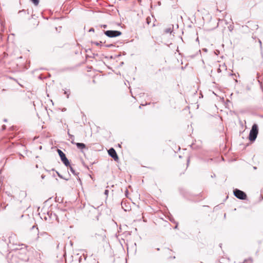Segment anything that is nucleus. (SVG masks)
<instances>
[{"label":"nucleus","mask_w":263,"mask_h":263,"mask_svg":"<svg viewBox=\"0 0 263 263\" xmlns=\"http://www.w3.org/2000/svg\"><path fill=\"white\" fill-rule=\"evenodd\" d=\"M233 193L234 196L238 199L245 200L247 198L246 194L240 190L236 189L234 190Z\"/></svg>","instance_id":"nucleus-2"},{"label":"nucleus","mask_w":263,"mask_h":263,"mask_svg":"<svg viewBox=\"0 0 263 263\" xmlns=\"http://www.w3.org/2000/svg\"><path fill=\"white\" fill-rule=\"evenodd\" d=\"M257 29V25H255L254 29Z\"/></svg>","instance_id":"nucleus-14"},{"label":"nucleus","mask_w":263,"mask_h":263,"mask_svg":"<svg viewBox=\"0 0 263 263\" xmlns=\"http://www.w3.org/2000/svg\"><path fill=\"white\" fill-rule=\"evenodd\" d=\"M258 133V126L256 124H254L250 132L249 140L251 141H254L257 137Z\"/></svg>","instance_id":"nucleus-1"},{"label":"nucleus","mask_w":263,"mask_h":263,"mask_svg":"<svg viewBox=\"0 0 263 263\" xmlns=\"http://www.w3.org/2000/svg\"><path fill=\"white\" fill-rule=\"evenodd\" d=\"M108 155L114 159V160L118 162L119 161V157L115 151V149H107Z\"/></svg>","instance_id":"nucleus-4"},{"label":"nucleus","mask_w":263,"mask_h":263,"mask_svg":"<svg viewBox=\"0 0 263 263\" xmlns=\"http://www.w3.org/2000/svg\"><path fill=\"white\" fill-rule=\"evenodd\" d=\"M69 166V168H70V172L74 175H78V173H77L75 171V170H74V168H73V167L72 166H71L70 165Z\"/></svg>","instance_id":"nucleus-7"},{"label":"nucleus","mask_w":263,"mask_h":263,"mask_svg":"<svg viewBox=\"0 0 263 263\" xmlns=\"http://www.w3.org/2000/svg\"><path fill=\"white\" fill-rule=\"evenodd\" d=\"M189 159L188 158L187 159V164H189Z\"/></svg>","instance_id":"nucleus-15"},{"label":"nucleus","mask_w":263,"mask_h":263,"mask_svg":"<svg viewBox=\"0 0 263 263\" xmlns=\"http://www.w3.org/2000/svg\"><path fill=\"white\" fill-rule=\"evenodd\" d=\"M105 34L109 37H114L120 35L121 32L119 31L107 30L105 32Z\"/></svg>","instance_id":"nucleus-3"},{"label":"nucleus","mask_w":263,"mask_h":263,"mask_svg":"<svg viewBox=\"0 0 263 263\" xmlns=\"http://www.w3.org/2000/svg\"><path fill=\"white\" fill-rule=\"evenodd\" d=\"M31 1L34 4L35 6H37L39 3V0H31Z\"/></svg>","instance_id":"nucleus-8"},{"label":"nucleus","mask_w":263,"mask_h":263,"mask_svg":"<svg viewBox=\"0 0 263 263\" xmlns=\"http://www.w3.org/2000/svg\"><path fill=\"white\" fill-rule=\"evenodd\" d=\"M254 169H256V167L255 166H254Z\"/></svg>","instance_id":"nucleus-19"},{"label":"nucleus","mask_w":263,"mask_h":263,"mask_svg":"<svg viewBox=\"0 0 263 263\" xmlns=\"http://www.w3.org/2000/svg\"><path fill=\"white\" fill-rule=\"evenodd\" d=\"M179 157L180 158H181V156L179 155Z\"/></svg>","instance_id":"nucleus-17"},{"label":"nucleus","mask_w":263,"mask_h":263,"mask_svg":"<svg viewBox=\"0 0 263 263\" xmlns=\"http://www.w3.org/2000/svg\"><path fill=\"white\" fill-rule=\"evenodd\" d=\"M151 22V18L149 17H147L146 18V23L147 24H149Z\"/></svg>","instance_id":"nucleus-10"},{"label":"nucleus","mask_w":263,"mask_h":263,"mask_svg":"<svg viewBox=\"0 0 263 263\" xmlns=\"http://www.w3.org/2000/svg\"><path fill=\"white\" fill-rule=\"evenodd\" d=\"M108 193H109L108 190H106L105 191V192H104V194H105V195H106V196H107V195H108Z\"/></svg>","instance_id":"nucleus-11"},{"label":"nucleus","mask_w":263,"mask_h":263,"mask_svg":"<svg viewBox=\"0 0 263 263\" xmlns=\"http://www.w3.org/2000/svg\"><path fill=\"white\" fill-rule=\"evenodd\" d=\"M61 161L63 162V163L65 164L66 166L68 167V166H70V163L68 159L66 158V157L64 159H62Z\"/></svg>","instance_id":"nucleus-5"},{"label":"nucleus","mask_w":263,"mask_h":263,"mask_svg":"<svg viewBox=\"0 0 263 263\" xmlns=\"http://www.w3.org/2000/svg\"><path fill=\"white\" fill-rule=\"evenodd\" d=\"M186 149L183 148L182 149L183 151L186 150Z\"/></svg>","instance_id":"nucleus-18"},{"label":"nucleus","mask_w":263,"mask_h":263,"mask_svg":"<svg viewBox=\"0 0 263 263\" xmlns=\"http://www.w3.org/2000/svg\"><path fill=\"white\" fill-rule=\"evenodd\" d=\"M57 150L61 160L66 157L65 154L60 149H57Z\"/></svg>","instance_id":"nucleus-6"},{"label":"nucleus","mask_w":263,"mask_h":263,"mask_svg":"<svg viewBox=\"0 0 263 263\" xmlns=\"http://www.w3.org/2000/svg\"><path fill=\"white\" fill-rule=\"evenodd\" d=\"M76 145L78 147H81L82 148H84L85 147V144L81 143H77Z\"/></svg>","instance_id":"nucleus-9"},{"label":"nucleus","mask_w":263,"mask_h":263,"mask_svg":"<svg viewBox=\"0 0 263 263\" xmlns=\"http://www.w3.org/2000/svg\"><path fill=\"white\" fill-rule=\"evenodd\" d=\"M45 175H42L41 176V178H42V179H44V178H45Z\"/></svg>","instance_id":"nucleus-13"},{"label":"nucleus","mask_w":263,"mask_h":263,"mask_svg":"<svg viewBox=\"0 0 263 263\" xmlns=\"http://www.w3.org/2000/svg\"><path fill=\"white\" fill-rule=\"evenodd\" d=\"M57 174H58V176H59L60 178H63V177H62V176L60 174H59L58 172H57Z\"/></svg>","instance_id":"nucleus-12"},{"label":"nucleus","mask_w":263,"mask_h":263,"mask_svg":"<svg viewBox=\"0 0 263 263\" xmlns=\"http://www.w3.org/2000/svg\"><path fill=\"white\" fill-rule=\"evenodd\" d=\"M13 146H18V145H17V144H16V145H14Z\"/></svg>","instance_id":"nucleus-16"}]
</instances>
